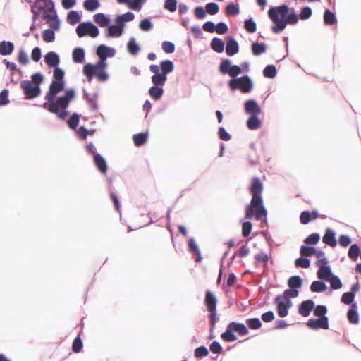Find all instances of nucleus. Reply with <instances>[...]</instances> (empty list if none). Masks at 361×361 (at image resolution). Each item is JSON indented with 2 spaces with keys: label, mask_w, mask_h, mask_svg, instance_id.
Masks as SVG:
<instances>
[{
  "label": "nucleus",
  "mask_w": 361,
  "mask_h": 361,
  "mask_svg": "<svg viewBox=\"0 0 361 361\" xmlns=\"http://www.w3.org/2000/svg\"><path fill=\"white\" fill-rule=\"evenodd\" d=\"M322 240L324 243L330 245L331 247H336L337 245L336 233L331 228H327L322 238Z\"/></svg>",
  "instance_id": "20"
},
{
  "label": "nucleus",
  "mask_w": 361,
  "mask_h": 361,
  "mask_svg": "<svg viewBox=\"0 0 361 361\" xmlns=\"http://www.w3.org/2000/svg\"><path fill=\"white\" fill-rule=\"evenodd\" d=\"M194 355H195V357H197V358L205 357L209 355V350L207 349V348L206 346L201 345L200 347H197L195 350Z\"/></svg>",
  "instance_id": "58"
},
{
  "label": "nucleus",
  "mask_w": 361,
  "mask_h": 361,
  "mask_svg": "<svg viewBox=\"0 0 361 361\" xmlns=\"http://www.w3.org/2000/svg\"><path fill=\"white\" fill-rule=\"evenodd\" d=\"M311 264V261L307 257H300L295 259V265L296 267L309 268Z\"/></svg>",
  "instance_id": "48"
},
{
  "label": "nucleus",
  "mask_w": 361,
  "mask_h": 361,
  "mask_svg": "<svg viewBox=\"0 0 361 361\" xmlns=\"http://www.w3.org/2000/svg\"><path fill=\"white\" fill-rule=\"evenodd\" d=\"M44 61L49 67L58 66L60 63V58L57 53L49 51L44 56Z\"/></svg>",
  "instance_id": "19"
},
{
  "label": "nucleus",
  "mask_w": 361,
  "mask_h": 361,
  "mask_svg": "<svg viewBox=\"0 0 361 361\" xmlns=\"http://www.w3.org/2000/svg\"><path fill=\"white\" fill-rule=\"evenodd\" d=\"M159 67L161 69L160 73L166 76L174 70L173 62L171 60H164L161 61Z\"/></svg>",
  "instance_id": "27"
},
{
  "label": "nucleus",
  "mask_w": 361,
  "mask_h": 361,
  "mask_svg": "<svg viewBox=\"0 0 361 361\" xmlns=\"http://www.w3.org/2000/svg\"><path fill=\"white\" fill-rule=\"evenodd\" d=\"M233 332L238 333L240 336H245L249 333L247 326L240 322H230L226 329L221 335V338L226 342H233L237 340V336Z\"/></svg>",
  "instance_id": "6"
},
{
  "label": "nucleus",
  "mask_w": 361,
  "mask_h": 361,
  "mask_svg": "<svg viewBox=\"0 0 361 361\" xmlns=\"http://www.w3.org/2000/svg\"><path fill=\"white\" fill-rule=\"evenodd\" d=\"M80 115L78 113H73L67 121V124L71 129H76L78 126Z\"/></svg>",
  "instance_id": "47"
},
{
  "label": "nucleus",
  "mask_w": 361,
  "mask_h": 361,
  "mask_svg": "<svg viewBox=\"0 0 361 361\" xmlns=\"http://www.w3.org/2000/svg\"><path fill=\"white\" fill-rule=\"evenodd\" d=\"M81 20V16L80 13L77 11L72 10L71 11L67 16V21L71 25H75L79 23Z\"/></svg>",
  "instance_id": "39"
},
{
  "label": "nucleus",
  "mask_w": 361,
  "mask_h": 361,
  "mask_svg": "<svg viewBox=\"0 0 361 361\" xmlns=\"http://www.w3.org/2000/svg\"><path fill=\"white\" fill-rule=\"evenodd\" d=\"M219 70L221 74H228L232 78H238V75L242 73L241 68L238 65H232L231 60L229 59H225L221 61Z\"/></svg>",
  "instance_id": "10"
},
{
  "label": "nucleus",
  "mask_w": 361,
  "mask_h": 361,
  "mask_svg": "<svg viewBox=\"0 0 361 361\" xmlns=\"http://www.w3.org/2000/svg\"><path fill=\"white\" fill-rule=\"evenodd\" d=\"M88 21L80 23L76 27V33L79 37H83L87 35L88 32Z\"/></svg>",
  "instance_id": "42"
},
{
  "label": "nucleus",
  "mask_w": 361,
  "mask_h": 361,
  "mask_svg": "<svg viewBox=\"0 0 361 361\" xmlns=\"http://www.w3.org/2000/svg\"><path fill=\"white\" fill-rule=\"evenodd\" d=\"M277 73L276 68L274 65H267L263 70V75L267 78H274Z\"/></svg>",
  "instance_id": "43"
},
{
  "label": "nucleus",
  "mask_w": 361,
  "mask_h": 361,
  "mask_svg": "<svg viewBox=\"0 0 361 361\" xmlns=\"http://www.w3.org/2000/svg\"><path fill=\"white\" fill-rule=\"evenodd\" d=\"M83 6L87 11L92 12L100 6V3L99 0H85Z\"/></svg>",
  "instance_id": "40"
},
{
  "label": "nucleus",
  "mask_w": 361,
  "mask_h": 361,
  "mask_svg": "<svg viewBox=\"0 0 361 361\" xmlns=\"http://www.w3.org/2000/svg\"><path fill=\"white\" fill-rule=\"evenodd\" d=\"M289 7L286 4H283L276 7H271L268 11V16L274 25L271 27V30L276 34L283 31L288 24L295 25L299 20V16L292 9V13H289Z\"/></svg>",
  "instance_id": "3"
},
{
  "label": "nucleus",
  "mask_w": 361,
  "mask_h": 361,
  "mask_svg": "<svg viewBox=\"0 0 361 361\" xmlns=\"http://www.w3.org/2000/svg\"><path fill=\"white\" fill-rule=\"evenodd\" d=\"M52 13V16L50 18V20H51V22L48 21V23L49 25L51 30H53L54 31V30H57L59 28L60 20L58 18L56 11H55V13ZM47 20H49V18H48Z\"/></svg>",
  "instance_id": "50"
},
{
  "label": "nucleus",
  "mask_w": 361,
  "mask_h": 361,
  "mask_svg": "<svg viewBox=\"0 0 361 361\" xmlns=\"http://www.w3.org/2000/svg\"><path fill=\"white\" fill-rule=\"evenodd\" d=\"M94 161L99 171L105 174L107 172V164L104 158L100 154H96Z\"/></svg>",
  "instance_id": "26"
},
{
  "label": "nucleus",
  "mask_w": 361,
  "mask_h": 361,
  "mask_svg": "<svg viewBox=\"0 0 361 361\" xmlns=\"http://www.w3.org/2000/svg\"><path fill=\"white\" fill-rule=\"evenodd\" d=\"M204 304L208 311L216 310L217 298L210 290L206 291Z\"/></svg>",
  "instance_id": "18"
},
{
  "label": "nucleus",
  "mask_w": 361,
  "mask_h": 361,
  "mask_svg": "<svg viewBox=\"0 0 361 361\" xmlns=\"http://www.w3.org/2000/svg\"><path fill=\"white\" fill-rule=\"evenodd\" d=\"M140 49V47L136 42L135 39L134 37L130 38L127 43L128 51L132 55H136L139 52Z\"/></svg>",
  "instance_id": "38"
},
{
  "label": "nucleus",
  "mask_w": 361,
  "mask_h": 361,
  "mask_svg": "<svg viewBox=\"0 0 361 361\" xmlns=\"http://www.w3.org/2000/svg\"><path fill=\"white\" fill-rule=\"evenodd\" d=\"M307 325L312 329H317L319 328L323 329H329V319L328 317L310 319L307 322Z\"/></svg>",
  "instance_id": "16"
},
{
  "label": "nucleus",
  "mask_w": 361,
  "mask_h": 361,
  "mask_svg": "<svg viewBox=\"0 0 361 361\" xmlns=\"http://www.w3.org/2000/svg\"><path fill=\"white\" fill-rule=\"evenodd\" d=\"M149 71L154 73L151 78L153 85L164 87L167 81V76L160 73L159 67L157 65L152 64L149 66Z\"/></svg>",
  "instance_id": "12"
},
{
  "label": "nucleus",
  "mask_w": 361,
  "mask_h": 361,
  "mask_svg": "<svg viewBox=\"0 0 361 361\" xmlns=\"http://www.w3.org/2000/svg\"><path fill=\"white\" fill-rule=\"evenodd\" d=\"M88 32L87 35L94 38L97 37L99 35V28L92 23L91 21H88Z\"/></svg>",
  "instance_id": "62"
},
{
  "label": "nucleus",
  "mask_w": 361,
  "mask_h": 361,
  "mask_svg": "<svg viewBox=\"0 0 361 361\" xmlns=\"http://www.w3.org/2000/svg\"><path fill=\"white\" fill-rule=\"evenodd\" d=\"M326 313H327V308L324 305H318L314 308V314L315 316L318 317L319 318L327 317L326 315Z\"/></svg>",
  "instance_id": "52"
},
{
  "label": "nucleus",
  "mask_w": 361,
  "mask_h": 361,
  "mask_svg": "<svg viewBox=\"0 0 361 361\" xmlns=\"http://www.w3.org/2000/svg\"><path fill=\"white\" fill-rule=\"evenodd\" d=\"M226 54L229 56H233L239 51V44L238 41L232 36L226 37Z\"/></svg>",
  "instance_id": "14"
},
{
  "label": "nucleus",
  "mask_w": 361,
  "mask_h": 361,
  "mask_svg": "<svg viewBox=\"0 0 361 361\" xmlns=\"http://www.w3.org/2000/svg\"><path fill=\"white\" fill-rule=\"evenodd\" d=\"M153 27L151 20L148 18L142 20L140 22L139 27L141 30L147 32L149 31Z\"/></svg>",
  "instance_id": "55"
},
{
  "label": "nucleus",
  "mask_w": 361,
  "mask_h": 361,
  "mask_svg": "<svg viewBox=\"0 0 361 361\" xmlns=\"http://www.w3.org/2000/svg\"><path fill=\"white\" fill-rule=\"evenodd\" d=\"M232 90L239 89L243 93H249L253 88V82L249 75H243L238 78H232L228 82Z\"/></svg>",
  "instance_id": "8"
},
{
  "label": "nucleus",
  "mask_w": 361,
  "mask_h": 361,
  "mask_svg": "<svg viewBox=\"0 0 361 361\" xmlns=\"http://www.w3.org/2000/svg\"><path fill=\"white\" fill-rule=\"evenodd\" d=\"M54 80H58V81H65L64 80V75L65 72L64 71L59 68V66L54 68Z\"/></svg>",
  "instance_id": "57"
},
{
  "label": "nucleus",
  "mask_w": 361,
  "mask_h": 361,
  "mask_svg": "<svg viewBox=\"0 0 361 361\" xmlns=\"http://www.w3.org/2000/svg\"><path fill=\"white\" fill-rule=\"evenodd\" d=\"M326 281L330 282L331 288L334 290H337L342 287V282L340 278L334 274H333Z\"/></svg>",
  "instance_id": "44"
},
{
  "label": "nucleus",
  "mask_w": 361,
  "mask_h": 361,
  "mask_svg": "<svg viewBox=\"0 0 361 361\" xmlns=\"http://www.w3.org/2000/svg\"><path fill=\"white\" fill-rule=\"evenodd\" d=\"M240 13V8L238 4H235L231 2L226 6V14L228 16H235L238 15Z\"/></svg>",
  "instance_id": "41"
},
{
  "label": "nucleus",
  "mask_w": 361,
  "mask_h": 361,
  "mask_svg": "<svg viewBox=\"0 0 361 361\" xmlns=\"http://www.w3.org/2000/svg\"><path fill=\"white\" fill-rule=\"evenodd\" d=\"M32 21L35 22L42 15V19L51 18V13H55L54 3L52 0H35L31 6Z\"/></svg>",
  "instance_id": "5"
},
{
  "label": "nucleus",
  "mask_w": 361,
  "mask_h": 361,
  "mask_svg": "<svg viewBox=\"0 0 361 361\" xmlns=\"http://www.w3.org/2000/svg\"><path fill=\"white\" fill-rule=\"evenodd\" d=\"M188 247L190 252L196 254V262H201L202 259L201 252L194 238H191L188 240Z\"/></svg>",
  "instance_id": "34"
},
{
  "label": "nucleus",
  "mask_w": 361,
  "mask_h": 361,
  "mask_svg": "<svg viewBox=\"0 0 361 361\" xmlns=\"http://www.w3.org/2000/svg\"><path fill=\"white\" fill-rule=\"evenodd\" d=\"M347 317L350 324H357L359 322V314L357 310V303L351 305L347 312Z\"/></svg>",
  "instance_id": "21"
},
{
  "label": "nucleus",
  "mask_w": 361,
  "mask_h": 361,
  "mask_svg": "<svg viewBox=\"0 0 361 361\" xmlns=\"http://www.w3.org/2000/svg\"><path fill=\"white\" fill-rule=\"evenodd\" d=\"M314 252H315V247L313 246L302 245L300 247V253L302 257H311L314 255Z\"/></svg>",
  "instance_id": "49"
},
{
  "label": "nucleus",
  "mask_w": 361,
  "mask_h": 361,
  "mask_svg": "<svg viewBox=\"0 0 361 361\" xmlns=\"http://www.w3.org/2000/svg\"><path fill=\"white\" fill-rule=\"evenodd\" d=\"M333 274L329 265L320 266L317 271V277L321 280L326 281Z\"/></svg>",
  "instance_id": "29"
},
{
  "label": "nucleus",
  "mask_w": 361,
  "mask_h": 361,
  "mask_svg": "<svg viewBox=\"0 0 361 361\" xmlns=\"http://www.w3.org/2000/svg\"><path fill=\"white\" fill-rule=\"evenodd\" d=\"M315 307L313 300L308 299L302 301L298 306V312L303 317H307Z\"/></svg>",
  "instance_id": "17"
},
{
  "label": "nucleus",
  "mask_w": 361,
  "mask_h": 361,
  "mask_svg": "<svg viewBox=\"0 0 361 361\" xmlns=\"http://www.w3.org/2000/svg\"><path fill=\"white\" fill-rule=\"evenodd\" d=\"M147 138V133H140L136 135H134L133 137V142L135 145L137 147L142 146L145 143Z\"/></svg>",
  "instance_id": "45"
},
{
  "label": "nucleus",
  "mask_w": 361,
  "mask_h": 361,
  "mask_svg": "<svg viewBox=\"0 0 361 361\" xmlns=\"http://www.w3.org/2000/svg\"><path fill=\"white\" fill-rule=\"evenodd\" d=\"M82 71L88 82H91L94 76L99 82L106 81L109 78V74L97 64L87 63Z\"/></svg>",
  "instance_id": "7"
},
{
  "label": "nucleus",
  "mask_w": 361,
  "mask_h": 361,
  "mask_svg": "<svg viewBox=\"0 0 361 361\" xmlns=\"http://www.w3.org/2000/svg\"><path fill=\"white\" fill-rule=\"evenodd\" d=\"M162 49L166 54H172L175 51L176 47L174 43L169 41H164L162 42Z\"/></svg>",
  "instance_id": "61"
},
{
  "label": "nucleus",
  "mask_w": 361,
  "mask_h": 361,
  "mask_svg": "<svg viewBox=\"0 0 361 361\" xmlns=\"http://www.w3.org/2000/svg\"><path fill=\"white\" fill-rule=\"evenodd\" d=\"M324 24L328 25H332L336 23V17L334 13L331 11L329 9H326L324 13Z\"/></svg>",
  "instance_id": "37"
},
{
  "label": "nucleus",
  "mask_w": 361,
  "mask_h": 361,
  "mask_svg": "<svg viewBox=\"0 0 361 361\" xmlns=\"http://www.w3.org/2000/svg\"><path fill=\"white\" fill-rule=\"evenodd\" d=\"M123 31L116 25H109L107 31L105 33L106 37H119L122 35Z\"/></svg>",
  "instance_id": "31"
},
{
  "label": "nucleus",
  "mask_w": 361,
  "mask_h": 361,
  "mask_svg": "<svg viewBox=\"0 0 361 361\" xmlns=\"http://www.w3.org/2000/svg\"><path fill=\"white\" fill-rule=\"evenodd\" d=\"M247 326L251 329H259L262 327V323L258 317L249 318L246 320Z\"/></svg>",
  "instance_id": "46"
},
{
  "label": "nucleus",
  "mask_w": 361,
  "mask_h": 361,
  "mask_svg": "<svg viewBox=\"0 0 361 361\" xmlns=\"http://www.w3.org/2000/svg\"><path fill=\"white\" fill-rule=\"evenodd\" d=\"M43 39L47 42H51L55 39V33L53 30L47 29L42 34Z\"/></svg>",
  "instance_id": "60"
},
{
  "label": "nucleus",
  "mask_w": 361,
  "mask_h": 361,
  "mask_svg": "<svg viewBox=\"0 0 361 361\" xmlns=\"http://www.w3.org/2000/svg\"><path fill=\"white\" fill-rule=\"evenodd\" d=\"M303 280L300 276L294 275L290 276L288 280V286L290 288L298 289L302 286Z\"/></svg>",
  "instance_id": "33"
},
{
  "label": "nucleus",
  "mask_w": 361,
  "mask_h": 361,
  "mask_svg": "<svg viewBox=\"0 0 361 361\" xmlns=\"http://www.w3.org/2000/svg\"><path fill=\"white\" fill-rule=\"evenodd\" d=\"M178 2L176 0H165L164 8L170 12H175L177 9Z\"/></svg>",
  "instance_id": "64"
},
{
  "label": "nucleus",
  "mask_w": 361,
  "mask_h": 361,
  "mask_svg": "<svg viewBox=\"0 0 361 361\" xmlns=\"http://www.w3.org/2000/svg\"><path fill=\"white\" fill-rule=\"evenodd\" d=\"M245 29L250 33H253L257 30V25L254 20L250 18L245 20Z\"/></svg>",
  "instance_id": "53"
},
{
  "label": "nucleus",
  "mask_w": 361,
  "mask_h": 361,
  "mask_svg": "<svg viewBox=\"0 0 361 361\" xmlns=\"http://www.w3.org/2000/svg\"><path fill=\"white\" fill-rule=\"evenodd\" d=\"M30 80H25L20 82V87L27 99H32L41 94L40 85L42 83L44 77L41 73H35L31 75Z\"/></svg>",
  "instance_id": "4"
},
{
  "label": "nucleus",
  "mask_w": 361,
  "mask_h": 361,
  "mask_svg": "<svg viewBox=\"0 0 361 361\" xmlns=\"http://www.w3.org/2000/svg\"><path fill=\"white\" fill-rule=\"evenodd\" d=\"M258 116L259 115H252L247 119V126L250 130H257L262 126V122Z\"/></svg>",
  "instance_id": "30"
},
{
  "label": "nucleus",
  "mask_w": 361,
  "mask_h": 361,
  "mask_svg": "<svg viewBox=\"0 0 361 361\" xmlns=\"http://www.w3.org/2000/svg\"><path fill=\"white\" fill-rule=\"evenodd\" d=\"M262 190L263 185L261 180L258 177H254L250 188L252 200L250 204L245 208L246 219H252L255 215L257 220L267 221V210L263 203Z\"/></svg>",
  "instance_id": "2"
},
{
  "label": "nucleus",
  "mask_w": 361,
  "mask_h": 361,
  "mask_svg": "<svg viewBox=\"0 0 361 361\" xmlns=\"http://www.w3.org/2000/svg\"><path fill=\"white\" fill-rule=\"evenodd\" d=\"M164 92V87L157 85H153L148 90L149 95L155 101L159 100L162 97Z\"/></svg>",
  "instance_id": "23"
},
{
  "label": "nucleus",
  "mask_w": 361,
  "mask_h": 361,
  "mask_svg": "<svg viewBox=\"0 0 361 361\" xmlns=\"http://www.w3.org/2000/svg\"><path fill=\"white\" fill-rule=\"evenodd\" d=\"M82 346H83V343H82V339L80 338L79 336H78L74 340H73V344H72V350L74 353H79L81 351L82 348Z\"/></svg>",
  "instance_id": "59"
},
{
  "label": "nucleus",
  "mask_w": 361,
  "mask_h": 361,
  "mask_svg": "<svg viewBox=\"0 0 361 361\" xmlns=\"http://www.w3.org/2000/svg\"><path fill=\"white\" fill-rule=\"evenodd\" d=\"M14 47L13 42L3 40L0 42V54L2 56L10 55L13 51Z\"/></svg>",
  "instance_id": "25"
},
{
  "label": "nucleus",
  "mask_w": 361,
  "mask_h": 361,
  "mask_svg": "<svg viewBox=\"0 0 361 361\" xmlns=\"http://www.w3.org/2000/svg\"><path fill=\"white\" fill-rule=\"evenodd\" d=\"M245 111L250 116L259 115L262 113V109L255 99H250L246 100L244 104Z\"/></svg>",
  "instance_id": "15"
},
{
  "label": "nucleus",
  "mask_w": 361,
  "mask_h": 361,
  "mask_svg": "<svg viewBox=\"0 0 361 361\" xmlns=\"http://www.w3.org/2000/svg\"><path fill=\"white\" fill-rule=\"evenodd\" d=\"M355 295L352 294L349 291L344 293L342 296L341 301V302L346 305H352L353 304V301L355 300Z\"/></svg>",
  "instance_id": "56"
},
{
  "label": "nucleus",
  "mask_w": 361,
  "mask_h": 361,
  "mask_svg": "<svg viewBox=\"0 0 361 361\" xmlns=\"http://www.w3.org/2000/svg\"><path fill=\"white\" fill-rule=\"evenodd\" d=\"M73 61L75 63H82L85 61V52L83 48L76 47L73 50Z\"/></svg>",
  "instance_id": "24"
},
{
  "label": "nucleus",
  "mask_w": 361,
  "mask_h": 361,
  "mask_svg": "<svg viewBox=\"0 0 361 361\" xmlns=\"http://www.w3.org/2000/svg\"><path fill=\"white\" fill-rule=\"evenodd\" d=\"M205 10L210 15H215L219 11V6L215 2H209L206 4Z\"/></svg>",
  "instance_id": "54"
},
{
  "label": "nucleus",
  "mask_w": 361,
  "mask_h": 361,
  "mask_svg": "<svg viewBox=\"0 0 361 361\" xmlns=\"http://www.w3.org/2000/svg\"><path fill=\"white\" fill-rule=\"evenodd\" d=\"M320 240V235L318 233H314L308 235L304 243L307 245H316Z\"/></svg>",
  "instance_id": "51"
},
{
  "label": "nucleus",
  "mask_w": 361,
  "mask_h": 361,
  "mask_svg": "<svg viewBox=\"0 0 361 361\" xmlns=\"http://www.w3.org/2000/svg\"><path fill=\"white\" fill-rule=\"evenodd\" d=\"M194 14L198 19H204L207 16V11L202 6H196L194 9Z\"/></svg>",
  "instance_id": "63"
},
{
  "label": "nucleus",
  "mask_w": 361,
  "mask_h": 361,
  "mask_svg": "<svg viewBox=\"0 0 361 361\" xmlns=\"http://www.w3.org/2000/svg\"><path fill=\"white\" fill-rule=\"evenodd\" d=\"M96 54L99 58L96 64L105 71L107 66L106 58L114 57L116 54V49L105 44H100L97 48Z\"/></svg>",
  "instance_id": "9"
},
{
  "label": "nucleus",
  "mask_w": 361,
  "mask_h": 361,
  "mask_svg": "<svg viewBox=\"0 0 361 361\" xmlns=\"http://www.w3.org/2000/svg\"><path fill=\"white\" fill-rule=\"evenodd\" d=\"M83 99L87 102L89 107L92 111L96 112L99 110L98 105V93L94 92L90 94L85 89L82 90Z\"/></svg>",
  "instance_id": "13"
},
{
  "label": "nucleus",
  "mask_w": 361,
  "mask_h": 361,
  "mask_svg": "<svg viewBox=\"0 0 361 361\" xmlns=\"http://www.w3.org/2000/svg\"><path fill=\"white\" fill-rule=\"evenodd\" d=\"M66 81L52 80L49 91L45 95V100L42 106L50 113L55 114L61 120H64L67 115V108L70 102L75 98V91L73 88L65 91L63 96L56 97V95L64 90Z\"/></svg>",
  "instance_id": "1"
},
{
  "label": "nucleus",
  "mask_w": 361,
  "mask_h": 361,
  "mask_svg": "<svg viewBox=\"0 0 361 361\" xmlns=\"http://www.w3.org/2000/svg\"><path fill=\"white\" fill-rule=\"evenodd\" d=\"M326 283L322 280L314 281L310 285V290L313 293H321L326 289Z\"/></svg>",
  "instance_id": "35"
},
{
  "label": "nucleus",
  "mask_w": 361,
  "mask_h": 361,
  "mask_svg": "<svg viewBox=\"0 0 361 361\" xmlns=\"http://www.w3.org/2000/svg\"><path fill=\"white\" fill-rule=\"evenodd\" d=\"M210 46L216 53H222L225 48V42L222 39L215 37L212 38Z\"/></svg>",
  "instance_id": "28"
},
{
  "label": "nucleus",
  "mask_w": 361,
  "mask_h": 361,
  "mask_svg": "<svg viewBox=\"0 0 361 361\" xmlns=\"http://www.w3.org/2000/svg\"><path fill=\"white\" fill-rule=\"evenodd\" d=\"M274 302L277 305L278 314L281 317H285L288 314V310L292 307V301L288 298H283L281 295H278Z\"/></svg>",
  "instance_id": "11"
},
{
  "label": "nucleus",
  "mask_w": 361,
  "mask_h": 361,
  "mask_svg": "<svg viewBox=\"0 0 361 361\" xmlns=\"http://www.w3.org/2000/svg\"><path fill=\"white\" fill-rule=\"evenodd\" d=\"M267 50V45L262 42H255L252 44V52L255 56H259Z\"/></svg>",
  "instance_id": "36"
},
{
  "label": "nucleus",
  "mask_w": 361,
  "mask_h": 361,
  "mask_svg": "<svg viewBox=\"0 0 361 361\" xmlns=\"http://www.w3.org/2000/svg\"><path fill=\"white\" fill-rule=\"evenodd\" d=\"M360 254L361 250L360 246L357 244L354 243L350 245L348 250V255L351 260L356 262L358 259L359 255H360Z\"/></svg>",
  "instance_id": "32"
},
{
  "label": "nucleus",
  "mask_w": 361,
  "mask_h": 361,
  "mask_svg": "<svg viewBox=\"0 0 361 361\" xmlns=\"http://www.w3.org/2000/svg\"><path fill=\"white\" fill-rule=\"evenodd\" d=\"M93 19L102 27H107L111 22L109 16L103 13H98L94 15Z\"/></svg>",
  "instance_id": "22"
}]
</instances>
